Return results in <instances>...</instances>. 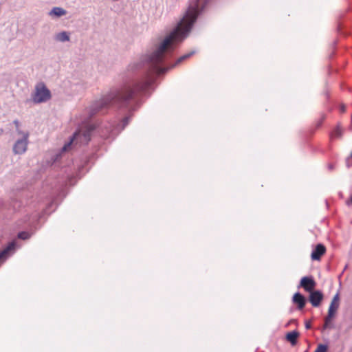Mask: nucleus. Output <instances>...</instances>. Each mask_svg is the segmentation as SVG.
<instances>
[{"mask_svg":"<svg viewBox=\"0 0 352 352\" xmlns=\"http://www.w3.org/2000/svg\"><path fill=\"white\" fill-rule=\"evenodd\" d=\"M30 236H31V234L26 231L19 232L17 234L18 239H21V240H27V239H30Z\"/></svg>","mask_w":352,"mask_h":352,"instance_id":"nucleus-17","label":"nucleus"},{"mask_svg":"<svg viewBox=\"0 0 352 352\" xmlns=\"http://www.w3.org/2000/svg\"><path fill=\"white\" fill-rule=\"evenodd\" d=\"M17 133L19 135H21L23 137H24V134H25L27 132H24L20 129V127L18 128V129H16Z\"/></svg>","mask_w":352,"mask_h":352,"instance_id":"nucleus-22","label":"nucleus"},{"mask_svg":"<svg viewBox=\"0 0 352 352\" xmlns=\"http://www.w3.org/2000/svg\"><path fill=\"white\" fill-rule=\"evenodd\" d=\"M346 166L349 168L352 166V151L350 155L346 158L345 160Z\"/></svg>","mask_w":352,"mask_h":352,"instance_id":"nucleus-20","label":"nucleus"},{"mask_svg":"<svg viewBox=\"0 0 352 352\" xmlns=\"http://www.w3.org/2000/svg\"><path fill=\"white\" fill-rule=\"evenodd\" d=\"M340 306V294L338 292L333 298L330 306L329 307L328 311L331 313L333 312L334 314L337 313V311Z\"/></svg>","mask_w":352,"mask_h":352,"instance_id":"nucleus-11","label":"nucleus"},{"mask_svg":"<svg viewBox=\"0 0 352 352\" xmlns=\"http://www.w3.org/2000/svg\"><path fill=\"white\" fill-rule=\"evenodd\" d=\"M328 345L324 344H319L314 352H328Z\"/></svg>","mask_w":352,"mask_h":352,"instance_id":"nucleus-18","label":"nucleus"},{"mask_svg":"<svg viewBox=\"0 0 352 352\" xmlns=\"http://www.w3.org/2000/svg\"><path fill=\"white\" fill-rule=\"evenodd\" d=\"M343 132H344V129H343L341 124L339 122L337 124L336 127L330 133V137H331V138H341L343 135Z\"/></svg>","mask_w":352,"mask_h":352,"instance_id":"nucleus-13","label":"nucleus"},{"mask_svg":"<svg viewBox=\"0 0 352 352\" xmlns=\"http://www.w3.org/2000/svg\"><path fill=\"white\" fill-rule=\"evenodd\" d=\"M324 299V294L322 291L313 289L309 292L308 300L314 307H318Z\"/></svg>","mask_w":352,"mask_h":352,"instance_id":"nucleus-5","label":"nucleus"},{"mask_svg":"<svg viewBox=\"0 0 352 352\" xmlns=\"http://www.w3.org/2000/svg\"><path fill=\"white\" fill-rule=\"evenodd\" d=\"M3 133V129H0V135H1Z\"/></svg>","mask_w":352,"mask_h":352,"instance_id":"nucleus-28","label":"nucleus"},{"mask_svg":"<svg viewBox=\"0 0 352 352\" xmlns=\"http://www.w3.org/2000/svg\"><path fill=\"white\" fill-rule=\"evenodd\" d=\"M326 253V248L322 243H318L313 249L311 258L313 261H320L322 256Z\"/></svg>","mask_w":352,"mask_h":352,"instance_id":"nucleus-8","label":"nucleus"},{"mask_svg":"<svg viewBox=\"0 0 352 352\" xmlns=\"http://www.w3.org/2000/svg\"><path fill=\"white\" fill-rule=\"evenodd\" d=\"M296 320H291L289 322V324L290 323H293V322H295Z\"/></svg>","mask_w":352,"mask_h":352,"instance_id":"nucleus-29","label":"nucleus"},{"mask_svg":"<svg viewBox=\"0 0 352 352\" xmlns=\"http://www.w3.org/2000/svg\"><path fill=\"white\" fill-rule=\"evenodd\" d=\"M307 300L305 296L300 292L295 293L292 297V302L298 310H302L305 308Z\"/></svg>","mask_w":352,"mask_h":352,"instance_id":"nucleus-9","label":"nucleus"},{"mask_svg":"<svg viewBox=\"0 0 352 352\" xmlns=\"http://www.w3.org/2000/svg\"><path fill=\"white\" fill-rule=\"evenodd\" d=\"M346 204L347 205L352 204V194H351V196L350 199L346 201Z\"/></svg>","mask_w":352,"mask_h":352,"instance_id":"nucleus-26","label":"nucleus"},{"mask_svg":"<svg viewBox=\"0 0 352 352\" xmlns=\"http://www.w3.org/2000/svg\"><path fill=\"white\" fill-rule=\"evenodd\" d=\"M13 123H14V124L16 126V129H18V128L20 127V122H19V121L18 120H14Z\"/></svg>","mask_w":352,"mask_h":352,"instance_id":"nucleus-24","label":"nucleus"},{"mask_svg":"<svg viewBox=\"0 0 352 352\" xmlns=\"http://www.w3.org/2000/svg\"><path fill=\"white\" fill-rule=\"evenodd\" d=\"M209 1L190 0L184 16L172 31L155 50L129 65L123 74L122 84L112 88L107 95L92 104L90 117L98 113L104 114L110 107H113L121 113H126L114 126L118 131L123 130L128 125L133 112L140 107L141 97L152 87L157 78L195 54V51L192 50L180 56L174 63L170 61L175 50L190 32Z\"/></svg>","mask_w":352,"mask_h":352,"instance_id":"nucleus-1","label":"nucleus"},{"mask_svg":"<svg viewBox=\"0 0 352 352\" xmlns=\"http://www.w3.org/2000/svg\"><path fill=\"white\" fill-rule=\"evenodd\" d=\"M326 117H327V116L325 113H321L320 119L318 120H317L315 124L313 132H314L316 130L320 129L322 126L323 122L326 119Z\"/></svg>","mask_w":352,"mask_h":352,"instance_id":"nucleus-16","label":"nucleus"},{"mask_svg":"<svg viewBox=\"0 0 352 352\" xmlns=\"http://www.w3.org/2000/svg\"><path fill=\"white\" fill-rule=\"evenodd\" d=\"M344 25L342 22H338L337 25V31L338 33L346 35V32L344 30Z\"/></svg>","mask_w":352,"mask_h":352,"instance_id":"nucleus-19","label":"nucleus"},{"mask_svg":"<svg viewBox=\"0 0 352 352\" xmlns=\"http://www.w3.org/2000/svg\"><path fill=\"white\" fill-rule=\"evenodd\" d=\"M336 314H334L333 312L328 311V314L327 316L324 318V324L322 327V331L331 328V322L334 317L336 316Z\"/></svg>","mask_w":352,"mask_h":352,"instance_id":"nucleus-12","label":"nucleus"},{"mask_svg":"<svg viewBox=\"0 0 352 352\" xmlns=\"http://www.w3.org/2000/svg\"><path fill=\"white\" fill-rule=\"evenodd\" d=\"M67 13V11L64 10L62 8L59 7H54L52 9V10L50 12V15L51 16H55L56 17H60L62 16L65 15Z\"/></svg>","mask_w":352,"mask_h":352,"instance_id":"nucleus-14","label":"nucleus"},{"mask_svg":"<svg viewBox=\"0 0 352 352\" xmlns=\"http://www.w3.org/2000/svg\"><path fill=\"white\" fill-rule=\"evenodd\" d=\"M16 248V242L12 241L10 242L1 251H0V261H4Z\"/></svg>","mask_w":352,"mask_h":352,"instance_id":"nucleus-7","label":"nucleus"},{"mask_svg":"<svg viewBox=\"0 0 352 352\" xmlns=\"http://www.w3.org/2000/svg\"><path fill=\"white\" fill-rule=\"evenodd\" d=\"M316 286V282L314 278L311 276H304L301 278L298 288H302L305 292H309L314 289Z\"/></svg>","mask_w":352,"mask_h":352,"instance_id":"nucleus-6","label":"nucleus"},{"mask_svg":"<svg viewBox=\"0 0 352 352\" xmlns=\"http://www.w3.org/2000/svg\"><path fill=\"white\" fill-rule=\"evenodd\" d=\"M305 328L307 329H310L311 328V322H309V321H306L305 322Z\"/></svg>","mask_w":352,"mask_h":352,"instance_id":"nucleus-23","label":"nucleus"},{"mask_svg":"<svg viewBox=\"0 0 352 352\" xmlns=\"http://www.w3.org/2000/svg\"><path fill=\"white\" fill-rule=\"evenodd\" d=\"M51 98V91L43 82L36 85L34 92L32 94V100L35 104L45 102Z\"/></svg>","mask_w":352,"mask_h":352,"instance_id":"nucleus-3","label":"nucleus"},{"mask_svg":"<svg viewBox=\"0 0 352 352\" xmlns=\"http://www.w3.org/2000/svg\"><path fill=\"white\" fill-rule=\"evenodd\" d=\"M94 129V125H89L84 130L79 129L76 131L71 137L70 140L62 148V151H67L74 144H87L91 140V134Z\"/></svg>","mask_w":352,"mask_h":352,"instance_id":"nucleus-2","label":"nucleus"},{"mask_svg":"<svg viewBox=\"0 0 352 352\" xmlns=\"http://www.w3.org/2000/svg\"><path fill=\"white\" fill-rule=\"evenodd\" d=\"M340 112H341V113H344V112H345V111H346V107H345V105H344V104H341V105L340 106Z\"/></svg>","mask_w":352,"mask_h":352,"instance_id":"nucleus-25","label":"nucleus"},{"mask_svg":"<svg viewBox=\"0 0 352 352\" xmlns=\"http://www.w3.org/2000/svg\"><path fill=\"white\" fill-rule=\"evenodd\" d=\"M300 337V333L296 331H292L287 333L285 335V340L291 344L292 346H295L298 343V339Z\"/></svg>","mask_w":352,"mask_h":352,"instance_id":"nucleus-10","label":"nucleus"},{"mask_svg":"<svg viewBox=\"0 0 352 352\" xmlns=\"http://www.w3.org/2000/svg\"><path fill=\"white\" fill-rule=\"evenodd\" d=\"M305 352H309V349H307Z\"/></svg>","mask_w":352,"mask_h":352,"instance_id":"nucleus-30","label":"nucleus"},{"mask_svg":"<svg viewBox=\"0 0 352 352\" xmlns=\"http://www.w3.org/2000/svg\"><path fill=\"white\" fill-rule=\"evenodd\" d=\"M28 138L29 133L27 132L25 134H24V137H22L21 139L16 140L12 148V151L15 155H21L26 151L28 144Z\"/></svg>","mask_w":352,"mask_h":352,"instance_id":"nucleus-4","label":"nucleus"},{"mask_svg":"<svg viewBox=\"0 0 352 352\" xmlns=\"http://www.w3.org/2000/svg\"><path fill=\"white\" fill-rule=\"evenodd\" d=\"M336 163H329L327 166L329 170L333 171L336 168Z\"/></svg>","mask_w":352,"mask_h":352,"instance_id":"nucleus-21","label":"nucleus"},{"mask_svg":"<svg viewBox=\"0 0 352 352\" xmlns=\"http://www.w3.org/2000/svg\"><path fill=\"white\" fill-rule=\"evenodd\" d=\"M335 54L334 50L329 54V58H332Z\"/></svg>","mask_w":352,"mask_h":352,"instance_id":"nucleus-27","label":"nucleus"},{"mask_svg":"<svg viewBox=\"0 0 352 352\" xmlns=\"http://www.w3.org/2000/svg\"><path fill=\"white\" fill-rule=\"evenodd\" d=\"M55 40L60 42H67L69 41L70 37H69V33L67 32L63 31L61 32L55 36Z\"/></svg>","mask_w":352,"mask_h":352,"instance_id":"nucleus-15","label":"nucleus"}]
</instances>
